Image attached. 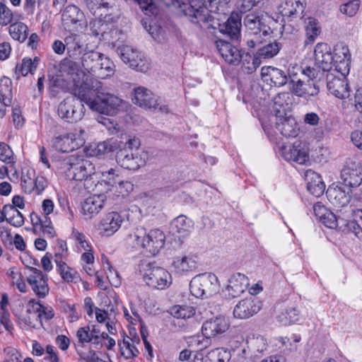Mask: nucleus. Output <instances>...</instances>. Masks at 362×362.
Wrapping results in <instances>:
<instances>
[{
	"mask_svg": "<svg viewBox=\"0 0 362 362\" xmlns=\"http://www.w3.org/2000/svg\"><path fill=\"white\" fill-rule=\"evenodd\" d=\"M103 176V182L107 184L108 186L114 187L118 184L120 180H118V175L115 173V169L111 168L107 170L101 171Z\"/></svg>",
	"mask_w": 362,
	"mask_h": 362,
	"instance_id": "13d9d810",
	"label": "nucleus"
},
{
	"mask_svg": "<svg viewBox=\"0 0 362 362\" xmlns=\"http://www.w3.org/2000/svg\"><path fill=\"white\" fill-rule=\"evenodd\" d=\"M262 308V303L255 297L246 298L240 300L233 309L235 318L248 319L257 313Z\"/></svg>",
	"mask_w": 362,
	"mask_h": 362,
	"instance_id": "dca6fc26",
	"label": "nucleus"
},
{
	"mask_svg": "<svg viewBox=\"0 0 362 362\" xmlns=\"http://www.w3.org/2000/svg\"><path fill=\"white\" fill-rule=\"evenodd\" d=\"M4 362H34L31 358L23 360L21 354L13 347H6L4 350Z\"/></svg>",
	"mask_w": 362,
	"mask_h": 362,
	"instance_id": "3c124183",
	"label": "nucleus"
},
{
	"mask_svg": "<svg viewBox=\"0 0 362 362\" xmlns=\"http://www.w3.org/2000/svg\"><path fill=\"white\" fill-rule=\"evenodd\" d=\"M29 269L32 274L27 277L28 283L36 296L44 298L49 293V290L47 274L35 267H30Z\"/></svg>",
	"mask_w": 362,
	"mask_h": 362,
	"instance_id": "a211bd4d",
	"label": "nucleus"
},
{
	"mask_svg": "<svg viewBox=\"0 0 362 362\" xmlns=\"http://www.w3.org/2000/svg\"><path fill=\"white\" fill-rule=\"evenodd\" d=\"M2 327L8 331L13 328L8 311H3V313H0V333L2 332Z\"/></svg>",
	"mask_w": 362,
	"mask_h": 362,
	"instance_id": "774afa93",
	"label": "nucleus"
},
{
	"mask_svg": "<svg viewBox=\"0 0 362 362\" xmlns=\"http://www.w3.org/2000/svg\"><path fill=\"white\" fill-rule=\"evenodd\" d=\"M342 185L349 188L358 187L362 182V168L344 167L341 171Z\"/></svg>",
	"mask_w": 362,
	"mask_h": 362,
	"instance_id": "7c9ffc66",
	"label": "nucleus"
},
{
	"mask_svg": "<svg viewBox=\"0 0 362 362\" xmlns=\"http://www.w3.org/2000/svg\"><path fill=\"white\" fill-rule=\"evenodd\" d=\"M256 57V53L254 55H251L246 53L245 55L243 54L241 62H243V67L246 70L247 74H252L256 71L258 67H255L252 71L250 70L252 67L253 59Z\"/></svg>",
	"mask_w": 362,
	"mask_h": 362,
	"instance_id": "69168bd1",
	"label": "nucleus"
},
{
	"mask_svg": "<svg viewBox=\"0 0 362 362\" xmlns=\"http://www.w3.org/2000/svg\"><path fill=\"white\" fill-rule=\"evenodd\" d=\"M356 219L349 221L344 224L348 230L352 231L360 240H362V210L358 211L356 214Z\"/></svg>",
	"mask_w": 362,
	"mask_h": 362,
	"instance_id": "09e8293b",
	"label": "nucleus"
},
{
	"mask_svg": "<svg viewBox=\"0 0 362 362\" xmlns=\"http://www.w3.org/2000/svg\"><path fill=\"white\" fill-rule=\"evenodd\" d=\"M283 158L290 162L303 165L309 159L308 149L300 141H296L293 144L285 145L281 148Z\"/></svg>",
	"mask_w": 362,
	"mask_h": 362,
	"instance_id": "4468645a",
	"label": "nucleus"
},
{
	"mask_svg": "<svg viewBox=\"0 0 362 362\" xmlns=\"http://www.w3.org/2000/svg\"><path fill=\"white\" fill-rule=\"evenodd\" d=\"M64 42L66 43V51L69 57L73 59H78L83 51L79 36L70 35L65 37Z\"/></svg>",
	"mask_w": 362,
	"mask_h": 362,
	"instance_id": "e433bc0d",
	"label": "nucleus"
},
{
	"mask_svg": "<svg viewBox=\"0 0 362 362\" xmlns=\"http://www.w3.org/2000/svg\"><path fill=\"white\" fill-rule=\"evenodd\" d=\"M300 313L296 308H287L280 315L277 319L279 322L284 325L295 323L299 320Z\"/></svg>",
	"mask_w": 362,
	"mask_h": 362,
	"instance_id": "a18cd8bd",
	"label": "nucleus"
},
{
	"mask_svg": "<svg viewBox=\"0 0 362 362\" xmlns=\"http://www.w3.org/2000/svg\"><path fill=\"white\" fill-rule=\"evenodd\" d=\"M64 172L67 179L76 181L84 180L86 189L93 190L91 180L95 174V166L91 161L87 159L78 158L74 156L69 158Z\"/></svg>",
	"mask_w": 362,
	"mask_h": 362,
	"instance_id": "20e7f679",
	"label": "nucleus"
},
{
	"mask_svg": "<svg viewBox=\"0 0 362 362\" xmlns=\"http://www.w3.org/2000/svg\"><path fill=\"white\" fill-rule=\"evenodd\" d=\"M28 306L32 307L33 312L36 313L37 315L34 316L36 322L41 319L48 320L54 317V310L52 307L45 306L35 299L29 300Z\"/></svg>",
	"mask_w": 362,
	"mask_h": 362,
	"instance_id": "ea45409f",
	"label": "nucleus"
},
{
	"mask_svg": "<svg viewBox=\"0 0 362 362\" xmlns=\"http://www.w3.org/2000/svg\"><path fill=\"white\" fill-rule=\"evenodd\" d=\"M320 222L326 227L332 229L336 228L340 222H342V224H344L345 221L342 218H337L335 214H334L331 211L328 210Z\"/></svg>",
	"mask_w": 362,
	"mask_h": 362,
	"instance_id": "6e6d98bb",
	"label": "nucleus"
},
{
	"mask_svg": "<svg viewBox=\"0 0 362 362\" xmlns=\"http://www.w3.org/2000/svg\"><path fill=\"white\" fill-rule=\"evenodd\" d=\"M83 17V13L78 7L75 5H69L62 13V20L66 28L74 29L76 28L77 23L81 21Z\"/></svg>",
	"mask_w": 362,
	"mask_h": 362,
	"instance_id": "72a5a7b5",
	"label": "nucleus"
},
{
	"mask_svg": "<svg viewBox=\"0 0 362 362\" xmlns=\"http://www.w3.org/2000/svg\"><path fill=\"white\" fill-rule=\"evenodd\" d=\"M327 88L328 91L336 98L344 99L350 95L347 80L345 76L336 77L332 74L327 75Z\"/></svg>",
	"mask_w": 362,
	"mask_h": 362,
	"instance_id": "393cba45",
	"label": "nucleus"
},
{
	"mask_svg": "<svg viewBox=\"0 0 362 362\" xmlns=\"http://www.w3.org/2000/svg\"><path fill=\"white\" fill-rule=\"evenodd\" d=\"M308 80H298L293 86L291 87V92L295 95L310 100L311 98L317 96L320 93L319 83L323 78L313 79L308 77Z\"/></svg>",
	"mask_w": 362,
	"mask_h": 362,
	"instance_id": "2eb2a0df",
	"label": "nucleus"
},
{
	"mask_svg": "<svg viewBox=\"0 0 362 362\" xmlns=\"http://www.w3.org/2000/svg\"><path fill=\"white\" fill-rule=\"evenodd\" d=\"M272 23H273V20L269 16L263 14L250 13L244 18L245 27L253 35L262 34L263 36H267L272 33L269 25Z\"/></svg>",
	"mask_w": 362,
	"mask_h": 362,
	"instance_id": "f8f14e48",
	"label": "nucleus"
},
{
	"mask_svg": "<svg viewBox=\"0 0 362 362\" xmlns=\"http://www.w3.org/2000/svg\"><path fill=\"white\" fill-rule=\"evenodd\" d=\"M221 33L228 35L230 40H238L240 36L241 17L237 13H231L227 20L221 23H217Z\"/></svg>",
	"mask_w": 362,
	"mask_h": 362,
	"instance_id": "5701e85b",
	"label": "nucleus"
},
{
	"mask_svg": "<svg viewBox=\"0 0 362 362\" xmlns=\"http://www.w3.org/2000/svg\"><path fill=\"white\" fill-rule=\"evenodd\" d=\"M308 191L315 197L323 194L325 185L320 175L312 170H308L305 174Z\"/></svg>",
	"mask_w": 362,
	"mask_h": 362,
	"instance_id": "2f4dec72",
	"label": "nucleus"
},
{
	"mask_svg": "<svg viewBox=\"0 0 362 362\" xmlns=\"http://www.w3.org/2000/svg\"><path fill=\"white\" fill-rule=\"evenodd\" d=\"M145 15H156L158 8L153 0H136Z\"/></svg>",
	"mask_w": 362,
	"mask_h": 362,
	"instance_id": "4d7b16f0",
	"label": "nucleus"
},
{
	"mask_svg": "<svg viewBox=\"0 0 362 362\" xmlns=\"http://www.w3.org/2000/svg\"><path fill=\"white\" fill-rule=\"evenodd\" d=\"M247 347L252 353H263L267 349V341L264 337L257 334L252 335L247 340Z\"/></svg>",
	"mask_w": 362,
	"mask_h": 362,
	"instance_id": "79ce46f5",
	"label": "nucleus"
},
{
	"mask_svg": "<svg viewBox=\"0 0 362 362\" xmlns=\"http://www.w3.org/2000/svg\"><path fill=\"white\" fill-rule=\"evenodd\" d=\"M136 245L144 249L146 255H157L165 244V235L158 229L151 230L148 233L143 228H136L134 233Z\"/></svg>",
	"mask_w": 362,
	"mask_h": 362,
	"instance_id": "39448f33",
	"label": "nucleus"
},
{
	"mask_svg": "<svg viewBox=\"0 0 362 362\" xmlns=\"http://www.w3.org/2000/svg\"><path fill=\"white\" fill-rule=\"evenodd\" d=\"M335 70L342 76L349 74L351 63V54L348 46L342 42H337L332 52Z\"/></svg>",
	"mask_w": 362,
	"mask_h": 362,
	"instance_id": "ddd939ff",
	"label": "nucleus"
},
{
	"mask_svg": "<svg viewBox=\"0 0 362 362\" xmlns=\"http://www.w3.org/2000/svg\"><path fill=\"white\" fill-rule=\"evenodd\" d=\"M114 67L113 62L102 54L101 59L99 62V67L94 74L100 78H105L113 75Z\"/></svg>",
	"mask_w": 362,
	"mask_h": 362,
	"instance_id": "c03bdc74",
	"label": "nucleus"
},
{
	"mask_svg": "<svg viewBox=\"0 0 362 362\" xmlns=\"http://www.w3.org/2000/svg\"><path fill=\"white\" fill-rule=\"evenodd\" d=\"M282 47L281 44L274 40L273 42L262 44L256 52V57L253 59V62L250 70L255 69V67H259L262 64V59H269L274 58L278 54Z\"/></svg>",
	"mask_w": 362,
	"mask_h": 362,
	"instance_id": "b1692460",
	"label": "nucleus"
},
{
	"mask_svg": "<svg viewBox=\"0 0 362 362\" xmlns=\"http://www.w3.org/2000/svg\"><path fill=\"white\" fill-rule=\"evenodd\" d=\"M90 151L91 152L89 153L90 156L100 157L104 156L106 153L111 152L112 146L109 141H105L96 145L90 146Z\"/></svg>",
	"mask_w": 362,
	"mask_h": 362,
	"instance_id": "603ef678",
	"label": "nucleus"
},
{
	"mask_svg": "<svg viewBox=\"0 0 362 362\" xmlns=\"http://www.w3.org/2000/svg\"><path fill=\"white\" fill-rule=\"evenodd\" d=\"M0 160L7 164L14 163L13 151L4 142H0Z\"/></svg>",
	"mask_w": 362,
	"mask_h": 362,
	"instance_id": "052dcab7",
	"label": "nucleus"
},
{
	"mask_svg": "<svg viewBox=\"0 0 362 362\" xmlns=\"http://www.w3.org/2000/svg\"><path fill=\"white\" fill-rule=\"evenodd\" d=\"M117 54L122 60L129 66L138 71L146 72L148 69V64L143 58V56L129 45H122L117 49Z\"/></svg>",
	"mask_w": 362,
	"mask_h": 362,
	"instance_id": "9b49d317",
	"label": "nucleus"
},
{
	"mask_svg": "<svg viewBox=\"0 0 362 362\" xmlns=\"http://www.w3.org/2000/svg\"><path fill=\"white\" fill-rule=\"evenodd\" d=\"M124 221L123 216L117 211L106 214L98 225V230L103 235L109 237L116 233Z\"/></svg>",
	"mask_w": 362,
	"mask_h": 362,
	"instance_id": "aec40b11",
	"label": "nucleus"
},
{
	"mask_svg": "<svg viewBox=\"0 0 362 362\" xmlns=\"http://www.w3.org/2000/svg\"><path fill=\"white\" fill-rule=\"evenodd\" d=\"M303 68L301 69L298 66H291V65H289L288 69L286 71L287 83H288L289 85V89H291V86L296 84V82L298 81V80H301L298 77V73L301 72L303 74Z\"/></svg>",
	"mask_w": 362,
	"mask_h": 362,
	"instance_id": "bf43d9fd",
	"label": "nucleus"
},
{
	"mask_svg": "<svg viewBox=\"0 0 362 362\" xmlns=\"http://www.w3.org/2000/svg\"><path fill=\"white\" fill-rule=\"evenodd\" d=\"M189 289L196 298H209L219 291L218 277L212 273L197 275L191 280Z\"/></svg>",
	"mask_w": 362,
	"mask_h": 362,
	"instance_id": "423d86ee",
	"label": "nucleus"
},
{
	"mask_svg": "<svg viewBox=\"0 0 362 362\" xmlns=\"http://www.w3.org/2000/svg\"><path fill=\"white\" fill-rule=\"evenodd\" d=\"M6 274L11 279V284L15 285L21 293L27 291V286L23 279L21 272L16 268H10Z\"/></svg>",
	"mask_w": 362,
	"mask_h": 362,
	"instance_id": "49530a36",
	"label": "nucleus"
},
{
	"mask_svg": "<svg viewBox=\"0 0 362 362\" xmlns=\"http://www.w3.org/2000/svg\"><path fill=\"white\" fill-rule=\"evenodd\" d=\"M351 189L341 185H332L326 192L329 203L337 208H343L348 205L351 199Z\"/></svg>",
	"mask_w": 362,
	"mask_h": 362,
	"instance_id": "412c9836",
	"label": "nucleus"
},
{
	"mask_svg": "<svg viewBox=\"0 0 362 362\" xmlns=\"http://www.w3.org/2000/svg\"><path fill=\"white\" fill-rule=\"evenodd\" d=\"M35 61H37V58L34 61H32L31 59H23L22 63L16 66V70L23 76H27L28 73H33L36 69Z\"/></svg>",
	"mask_w": 362,
	"mask_h": 362,
	"instance_id": "5fc2aeb1",
	"label": "nucleus"
},
{
	"mask_svg": "<svg viewBox=\"0 0 362 362\" xmlns=\"http://www.w3.org/2000/svg\"><path fill=\"white\" fill-rule=\"evenodd\" d=\"M0 94L6 98H12V81L7 76L0 79Z\"/></svg>",
	"mask_w": 362,
	"mask_h": 362,
	"instance_id": "680f3d73",
	"label": "nucleus"
},
{
	"mask_svg": "<svg viewBox=\"0 0 362 362\" xmlns=\"http://www.w3.org/2000/svg\"><path fill=\"white\" fill-rule=\"evenodd\" d=\"M305 8V4L300 0H285L279 6V11L282 16L289 18L301 17Z\"/></svg>",
	"mask_w": 362,
	"mask_h": 362,
	"instance_id": "473e14b6",
	"label": "nucleus"
},
{
	"mask_svg": "<svg viewBox=\"0 0 362 362\" xmlns=\"http://www.w3.org/2000/svg\"><path fill=\"white\" fill-rule=\"evenodd\" d=\"M230 327L228 320L221 315L206 320L202 327V332L206 338L215 337L226 332Z\"/></svg>",
	"mask_w": 362,
	"mask_h": 362,
	"instance_id": "f3484780",
	"label": "nucleus"
},
{
	"mask_svg": "<svg viewBox=\"0 0 362 362\" xmlns=\"http://www.w3.org/2000/svg\"><path fill=\"white\" fill-rule=\"evenodd\" d=\"M231 354L223 348H218L210 351L206 356V362H230Z\"/></svg>",
	"mask_w": 362,
	"mask_h": 362,
	"instance_id": "37998d69",
	"label": "nucleus"
},
{
	"mask_svg": "<svg viewBox=\"0 0 362 362\" xmlns=\"http://www.w3.org/2000/svg\"><path fill=\"white\" fill-rule=\"evenodd\" d=\"M134 104L145 109H157L158 100L153 93L144 87L134 89V97L132 98Z\"/></svg>",
	"mask_w": 362,
	"mask_h": 362,
	"instance_id": "bb28decb",
	"label": "nucleus"
},
{
	"mask_svg": "<svg viewBox=\"0 0 362 362\" xmlns=\"http://www.w3.org/2000/svg\"><path fill=\"white\" fill-rule=\"evenodd\" d=\"M248 284V279L245 274L241 273L233 274L228 280L226 292L229 298H238L245 292Z\"/></svg>",
	"mask_w": 362,
	"mask_h": 362,
	"instance_id": "a878e982",
	"label": "nucleus"
},
{
	"mask_svg": "<svg viewBox=\"0 0 362 362\" xmlns=\"http://www.w3.org/2000/svg\"><path fill=\"white\" fill-rule=\"evenodd\" d=\"M304 29L306 36L305 45L313 44L321 32L318 21L313 17L304 19Z\"/></svg>",
	"mask_w": 362,
	"mask_h": 362,
	"instance_id": "c9c22d12",
	"label": "nucleus"
},
{
	"mask_svg": "<svg viewBox=\"0 0 362 362\" xmlns=\"http://www.w3.org/2000/svg\"><path fill=\"white\" fill-rule=\"evenodd\" d=\"M360 4V0H349L340 6L339 10L341 13L351 17L358 11Z\"/></svg>",
	"mask_w": 362,
	"mask_h": 362,
	"instance_id": "864d4df0",
	"label": "nucleus"
},
{
	"mask_svg": "<svg viewBox=\"0 0 362 362\" xmlns=\"http://www.w3.org/2000/svg\"><path fill=\"white\" fill-rule=\"evenodd\" d=\"M261 76L265 81H270L274 86L281 87L287 84L286 71L274 66H263Z\"/></svg>",
	"mask_w": 362,
	"mask_h": 362,
	"instance_id": "c756f323",
	"label": "nucleus"
},
{
	"mask_svg": "<svg viewBox=\"0 0 362 362\" xmlns=\"http://www.w3.org/2000/svg\"><path fill=\"white\" fill-rule=\"evenodd\" d=\"M230 0H188L180 4L182 12L189 17L194 23L202 28H216L215 21L220 19L216 16H226L230 13Z\"/></svg>",
	"mask_w": 362,
	"mask_h": 362,
	"instance_id": "f03ea898",
	"label": "nucleus"
},
{
	"mask_svg": "<svg viewBox=\"0 0 362 362\" xmlns=\"http://www.w3.org/2000/svg\"><path fill=\"white\" fill-rule=\"evenodd\" d=\"M93 334V333L90 332V326L80 327L76 332L78 342L81 344L92 341Z\"/></svg>",
	"mask_w": 362,
	"mask_h": 362,
	"instance_id": "e2e57ef3",
	"label": "nucleus"
},
{
	"mask_svg": "<svg viewBox=\"0 0 362 362\" xmlns=\"http://www.w3.org/2000/svg\"><path fill=\"white\" fill-rule=\"evenodd\" d=\"M6 209H8L6 221L14 227H21L24 224L23 214L14 206L10 205Z\"/></svg>",
	"mask_w": 362,
	"mask_h": 362,
	"instance_id": "8fccbe9b",
	"label": "nucleus"
},
{
	"mask_svg": "<svg viewBox=\"0 0 362 362\" xmlns=\"http://www.w3.org/2000/svg\"><path fill=\"white\" fill-rule=\"evenodd\" d=\"M72 235L74 238L77 241V243L80 245L81 248H83L84 250H88V248H90V246L88 245L86 240L85 235L82 233H80L78 230L73 229Z\"/></svg>",
	"mask_w": 362,
	"mask_h": 362,
	"instance_id": "338daca9",
	"label": "nucleus"
},
{
	"mask_svg": "<svg viewBox=\"0 0 362 362\" xmlns=\"http://www.w3.org/2000/svg\"><path fill=\"white\" fill-rule=\"evenodd\" d=\"M276 129L280 134L286 138L296 137L300 128L294 117L290 116L284 117L281 115L276 117Z\"/></svg>",
	"mask_w": 362,
	"mask_h": 362,
	"instance_id": "cd10ccee",
	"label": "nucleus"
},
{
	"mask_svg": "<svg viewBox=\"0 0 362 362\" xmlns=\"http://www.w3.org/2000/svg\"><path fill=\"white\" fill-rule=\"evenodd\" d=\"M194 309L189 305H174L170 309V314L177 319H187L194 315Z\"/></svg>",
	"mask_w": 362,
	"mask_h": 362,
	"instance_id": "de8ad7c7",
	"label": "nucleus"
},
{
	"mask_svg": "<svg viewBox=\"0 0 362 362\" xmlns=\"http://www.w3.org/2000/svg\"><path fill=\"white\" fill-rule=\"evenodd\" d=\"M102 54L95 51L85 52L81 57V65L88 73H95L99 67Z\"/></svg>",
	"mask_w": 362,
	"mask_h": 362,
	"instance_id": "58836bf2",
	"label": "nucleus"
},
{
	"mask_svg": "<svg viewBox=\"0 0 362 362\" xmlns=\"http://www.w3.org/2000/svg\"><path fill=\"white\" fill-rule=\"evenodd\" d=\"M59 71L62 76H69V79L73 82V93L75 95V89L80 87L88 80L92 78L86 76L85 72L79 69L78 64L70 58L62 60L59 64Z\"/></svg>",
	"mask_w": 362,
	"mask_h": 362,
	"instance_id": "9d476101",
	"label": "nucleus"
},
{
	"mask_svg": "<svg viewBox=\"0 0 362 362\" xmlns=\"http://www.w3.org/2000/svg\"><path fill=\"white\" fill-rule=\"evenodd\" d=\"M197 267L194 259L189 257H177L172 263L174 271L180 274H187L193 271Z\"/></svg>",
	"mask_w": 362,
	"mask_h": 362,
	"instance_id": "4c0bfd02",
	"label": "nucleus"
},
{
	"mask_svg": "<svg viewBox=\"0 0 362 362\" xmlns=\"http://www.w3.org/2000/svg\"><path fill=\"white\" fill-rule=\"evenodd\" d=\"M84 103L78 95L67 97L58 106L59 116L68 122H75L84 115Z\"/></svg>",
	"mask_w": 362,
	"mask_h": 362,
	"instance_id": "0eeeda50",
	"label": "nucleus"
},
{
	"mask_svg": "<svg viewBox=\"0 0 362 362\" xmlns=\"http://www.w3.org/2000/svg\"><path fill=\"white\" fill-rule=\"evenodd\" d=\"M78 95L89 107L102 114L113 115L123 107L124 101L116 95L103 90L102 83L96 78L88 80L75 89Z\"/></svg>",
	"mask_w": 362,
	"mask_h": 362,
	"instance_id": "f257e3e1",
	"label": "nucleus"
},
{
	"mask_svg": "<svg viewBox=\"0 0 362 362\" xmlns=\"http://www.w3.org/2000/svg\"><path fill=\"white\" fill-rule=\"evenodd\" d=\"M215 45L220 55L229 64L238 65L241 62L242 51L236 46L221 39L216 40Z\"/></svg>",
	"mask_w": 362,
	"mask_h": 362,
	"instance_id": "6ab92c4d",
	"label": "nucleus"
},
{
	"mask_svg": "<svg viewBox=\"0 0 362 362\" xmlns=\"http://www.w3.org/2000/svg\"><path fill=\"white\" fill-rule=\"evenodd\" d=\"M192 221L184 215H180L173 220L170 230L173 234H179L185 237L189 234L192 228Z\"/></svg>",
	"mask_w": 362,
	"mask_h": 362,
	"instance_id": "f704fd0d",
	"label": "nucleus"
},
{
	"mask_svg": "<svg viewBox=\"0 0 362 362\" xmlns=\"http://www.w3.org/2000/svg\"><path fill=\"white\" fill-rule=\"evenodd\" d=\"M144 280L148 286L160 290L168 288L172 283L171 275L165 269L151 264H148Z\"/></svg>",
	"mask_w": 362,
	"mask_h": 362,
	"instance_id": "1a4fd4ad",
	"label": "nucleus"
},
{
	"mask_svg": "<svg viewBox=\"0 0 362 362\" xmlns=\"http://www.w3.org/2000/svg\"><path fill=\"white\" fill-rule=\"evenodd\" d=\"M76 133H71L57 136L52 141V146L59 152L73 151L84 144L83 138H76Z\"/></svg>",
	"mask_w": 362,
	"mask_h": 362,
	"instance_id": "4be33fe9",
	"label": "nucleus"
},
{
	"mask_svg": "<svg viewBox=\"0 0 362 362\" xmlns=\"http://www.w3.org/2000/svg\"><path fill=\"white\" fill-rule=\"evenodd\" d=\"M334 66L331 47L325 42H318L314 49V64L306 66L303 74L313 79L324 78L325 72L331 70Z\"/></svg>",
	"mask_w": 362,
	"mask_h": 362,
	"instance_id": "7ed1b4c3",
	"label": "nucleus"
},
{
	"mask_svg": "<svg viewBox=\"0 0 362 362\" xmlns=\"http://www.w3.org/2000/svg\"><path fill=\"white\" fill-rule=\"evenodd\" d=\"M106 196L104 194H95L86 198L82 203V211L89 218L98 214L103 209Z\"/></svg>",
	"mask_w": 362,
	"mask_h": 362,
	"instance_id": "c85d7f7f",
	"label": "nucleus"
},
{
	"mask_svg": "<svg viewBox=\"0 0 362 362\" xmlns=\"http://www.w3.org/2000/svg\"><path fill=\"white\" fill-rule=\"evenodd\" d=\"M8 32L13 40L24 42L28 37V28L22 22H16L9 26Z\"/></svg>",
	"mask_w": 362,
	"mask_h": 362,
	"instance_id": "a19ab883",
	"label": "nucleus"
},
{
	"mask_svg": "<svg viewBox=\"0 0 362 362\" xmlns=\"http://www.w3.org/2000/svg\"><path fill=\"white\" fill-rule=\"evenodd\" d=\"M148 154L146 151H131L121 148L116 153L117 163L123 168L137 170L146 164Z\"/></svg>",
	"mask_w": 362,
	"mask_h": 362,
	"instance_id": "6e6552de",
	"label": "nucleus"
},
{
	"mask_svg": "<svg viewBox=\"0 0 362 362\" xmlns=\"http://www.w3.org/2000/svg\"><path fill=\"white\" fill-rule=\"evenodd\" d=\"M13 19L12 11L3 3L0 2V24L7 25Z\"/></svg>",
	"mask_w": 362,
	"mask_h": 362,
	"instance_id": "0e129e2a",
	"label": "nucleus"
}]
</instances>
